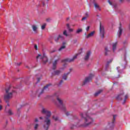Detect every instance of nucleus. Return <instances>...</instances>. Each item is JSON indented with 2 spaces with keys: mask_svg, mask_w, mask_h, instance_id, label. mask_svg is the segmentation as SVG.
<instances>
[{
  "mask_svg": "<svg viewBox=\"0 0 130 130\" xmlns=\"http://www.w3.org/2000/svg\"><path fill=\"white\" fill-rule=\"evenodd\" d=\"M90 115H92V114H90V111L80 114L81 119L84 121V123L79 126L80 127H88L93 124L94 119Z\"/></svg>",
  "mask_w": 130,
  "mask_h": 130,
  "instance_id": "f257e3e1",
  "label": "nucleus"
},
{
  "mask_svg": "<svg viewBox=\"0 0 130 130\" xmlns=\"http://www.w3.org/2000/svg\"><path fill=\"white\" fill-rule=\"evenodd\" d=\"M42 113L46 114V117H45L44 119V124L43 125V128H44V130H48L49 126H50V124H51V121L49 118V117L51 116V112L43 108L42 110Z\"/></svg>",
  "mask_w": 130,
  "mask_h": 130,
  "instance_id": "f03ea898",
  "label": "nucleus"
},
{
  "mask_svg": "<svg viewBox=\"0 0 130 130\" xmlns=\"http://www.w3.org/2000/svg\"><path fill=\"white\" fill-rule=\"evenodd\" d=\"M11 88L12 85H9L8 87L5 89L6 94L4 95V101L6 103H7V106H10V104H9L10 99L13 98V94H14V93H16L15 90H12V91L10 92Z\"/></svg>",
  "mask_w": 130,
  "mask_h": 130,
  "instance_id": "7ed1b4c3",
  "label": "nucleus"
},
{
  "mask_svg": "<svg viewBox=\"0 0 130 130\" xmlns=\"http://www.w3.org/2000/svg\"><path fill=\"white\" fill-rule=\"evenodd\" d=\"M66 115L67 116H71V118H70V121H73V119L75 121V124H71L70 126L71 129H75L77 126H78V124H79V122L81 121L80 120H79L78 119V117H77L76 115H73L71 112H68L66 113Z\"/></svg>",
  "mask_w": 130,
  "mask_h": 130,
  "instance_id": "20e7f679",
  "label": "nucleus"
},
{
  "mask_svg": "<svg viewBox=\"0 0 130 130\" xmlns=\"http://www.w3.org/2000/svg\"><path fill=\"white\" fill-rule=\"evenodd\" d=\"M124 97V102H125V101H126V99L128 98V94H126L124 95V92H123V90H121L120 94H119L116 97V99L117 100H122Z\"/></svg>",
  "mask_w": 130,
  "mask_h": 130,
  "instance_id": "39448f33",
  "label": "nucleus"
},
{
  "mask_svg": "<svg viewBox=\"0 0 130 130\" xmlns=\"http://www.w3.org/2000/svg\"><path fill=\"white\" fill-rule=\"evenodd\" d=\"M100 33L101 37H102V38H104L105 37L104 36L105 34L104 26H102L101 22L100 23Z\"/></svg>",
  "mask_w": 130,
  "mask_h": 130,
  "instance_id": "423d86ee",
  "label": "nucleus"
},
{
  "mask_svg": "<svg viewBox=\"0 0 130 130\" xmlns=\"http://www.w3.org/2000/svg\"><path fill=\"white\" fill-rule=\"evenodd\" d=\"M37 59H38V58H40V59H43V58L46 59V61H44V63H46L47 61H48V58H47V56H46V55L45 54H43V55H41V54H39L38 56H37Z\"/></svg>",
  "mask_w": 130,
  "mask_h": 130,
  "instance_id": "0eeeda50",
  "label": "nucleus"
},
{
  "mask_svg": "<svg viewBox=\"0 0 130 130\" xmlns=\"http://www.w3.org/2000/svg\"><path fill=\"white\" fill-rule=\"evenodd\" d=\"M50 86V84H47L46 86H45L42 89V91L40 92V94H39L38 97L40 96L42 94H43L44 92H47L49 90L48 87Z\"/></svg>",
  "mask_w": 130,
  "mask_h": 130,
  "instance_id": "6e6552de",
  "label": "nucleus"
},
{
  "mask_svg": "<svg viewBox=\"0 0 130 130\" xmlns=\"http://www.w3.org/2000/svg\"><path fill=\"white\" fill-rule=\"evenodd\" d=\"M57 100L60 105L61 109L63 111H66V106L62 103V101H61V100L58 97L57 98Z\"/></svg>",
  "mask_w": 130,
  "mask_h": 130,
  "instance_id": "1a4fd4ad",
  "label": "nucleus"
},
{
  "mask_svg": "<svg viewBox=\"0 0 130 130\" xmlns=\"http://www.w3.org/2000/svg\"><path fill=\"white\" fill-rule=\"evenodd\" d=\"M77 56L75 55L71 59V58H66V59H64V60H62L61 61H62V62H63L64 61H66L67 62H73V61H74L76 59V58H77Z\"/></svg>",
  "mask_w": 130,
  "mask_h": 130,
  "instance_id": "9d476101",
  "label": "nucleus"
},
{
  "mask_svg": "<svg viewBox=\"0 0 130 130\" xmlns=\"http://www.w3.org/2000/svg\"><path fill=\"white\" fill-rule=\"evenodd\" d=\"M52 77H54V76H59L61 74V71L60 70H55L52 72Z\"/></svg>",
  "mask_w": 130,
  "mask_h": 130,
  "instance_id": "9b49d317",
  "label": "nucleus"
},
{
  "mask_svg": "<svg viewBox=\"0 0 130 130\" xmlns=\"http://www.w3.org/2000/svg\"><path fill=\"white\" fill-rule=\"evenodd\" d=\"M94 77V75L90 74L89 76L85 77L84 82H90L92 81V78Z\"/></svg>",
  "mask_w": 130,
  "mask_h": 130,
  "instance_id": "f8f14e48",
  "label": "nucleus"
},
{
  "mask_svg": "<svg viewBox=\"0 0 130 130\" xmlns=\"http://www.w3.org/2000/svg\"><path fill=\"white\" fill-rule=\"evenodd\" d=\"M91 55V51H88L85 56H84V59L85 61L88 60L89 58H90V56Z\"/></svg>",
  "mask_w": 130,
  "mask_h": 130,
  "instance_id": "ddd939ff",
  "label": "nucleus"
},
{
  "mask_svg": "<svg viewBox=\"0 0 130 130\" xmlns=\"http://www.w3.org/2000/svg\"><path fill=\"white\" fill-rule=\"evenodd\" d=\"M116 115H114L113 116V120L112 121L109 123V125L110 126H111V127H113L114 126V121H115V118H116Z\"/></svg>",
  "mask_w": 130,
  "mask_h": 130,
  "instance_id": "4468645a",
  "label": "nucleus"
},
{
  "mask_svg": "<svg viewBox=\"0 0 130 130\" xmlns=\"http://www.w3.org/2000/svg\"><path fill=\"white\" fill-rule=\"evenodd\" d=\"M58 62V59L55 60L53 62V65H52V70L54 71L55 70H56V66L57 64V62Z\"/></svg>",
  "mask_w": 130,
  "mask_h": 130,
  "instance_id": "2eb2a0df",
  "label": "nucleus"
},
{
  "mask_svg": "<svg viewBox=\"0 0 130 130\" xmlns=\"http://www.w3.org/2000/svg\"><path fill=\"white\" fill-rule=\"evenodd\" d=\"M122 27H121V23H120V25L119 27V30H118V37H120V36H121V35L122 34Z\"/></svg>",
  "mask_w": 130,
  "mask_h": 130,
  "instance_id": "dca6fc26",
  "label": "nucleus"
},
{
  "mask_svg": "<svg viewBox=\"0 0 130 130\" xmlns=\"http://www.w3.org/2000/svg\"><path fill=\"white\" fill-rule=\"evenodd\" d=\"M66 44H67V43L66 42H63L62 43V45L60 47V48H59L58 51H61V50H63V49H65V48L67 47Z\"/></svg>",
  "mask_w": 130,
  "mask_h": 130,
  "instance_id": "f3484780",
  "label": "nucleus"
},
{
  "mask_svg": "<svg viewBox=\"0 0 130 130\" xmlns=\"http://www.w3.org/2000/svg\"><path fill=\"white\" fill-rule=\"evenodd\" d=\"M116 46H117V42L113 43L112 44L113 52H115V50H116Z\"/></svg>",
  "mask_w": 130,
  "mask_h": 130,
  "instance_id": "a211bd4d",
  "label": "nucleus"
},
{
  "mask_svg": "<svg viewBox=\"0 0 130 130\" xmlns=\"http://www.w3.org/2000/svg\"><path fill=\"white\" fill-rule=\"evenodd\" d=\"M69 75H70V72L69 73H64L63 75L62 76V79L64 81H67V79H68V76H69Z\"/></svg>",
  "mask_w": 130,
  "mask_h": 130,
  "instance_id": "6ab92c4d",
  "label": "nucleus"
},
{
  "mask_svg": "<svg viewBox=\"0 0 130 130\" xmlns=\"http://www.w3.org/2000/svg\"><path fill=\"white\" fill-rule=\"evenodd\" d=\"M95 34V31H92L90 34H89L87 36H86V38H90V37H92L94 36V34Z\"/></svg>",
  "mask_w": 130,
  "mask_h": 130,
  "instance_id": "aec40b11",
  "label": "nucleus"
},
{
  "mask_svg": "<svg viewBox=\"0 0 130 130\" xmlns=\"http://www.w3.org/2000/svg\"><path fill=\"white\" fill-rule=\"evenodd\" d=\"M112 59H110L109 61H107V63L106 65V69H108V67H109V64L111 63L112 62Z\"/></svg>",
  "mask_w": 130,
  "mask_h": 130,
  "instance_id": "412c9836",
  "label": "nucleus"
},
{
  "mask_svg": "<svg viewBox=\"0 0 130 130\" xmlns=\"http://www.w3.org/2000/svg\"><path fill=\"white\" fill-rule=\"evenodd\" d=\"M60 38H61V39H62V38H63V37L59 35L56 39H55V42H58V40H59Z\"/></svg>",
  "mask_w": 130,
  "mask_h": 130,
  "instance_id": "4be33fe9",
  "label": "nucleus"
},
{
  "mask_svg": "<svg viewBox=\"0 0 130 130\" xmlns=\"http://www.w3.org/2000/svg\"><path fill=\"white\" fill-rule=\"evenodd\" d=\"M102 91H103L102 89H100L99 90V91H98L97 92H96L95 93H94V96L95 97H97V96H98V95H99V94H101V92H102Z\"/></svg>",
  "mask_w": 130,
  "mask_h": 130,
  "instance_id": "5701e85b",
  "label": "nucleus"
},
{
  "mask_svg": "<svg viewBox=\"0 0 130 130\" xmlns=\"http://www.w3.org/2000/svg\"><path fill=\"white\" fill-rule=\"evenodd\" d=\"M93 6H94L95 9H98V10H99V11H101V9H100L99 5H98L97 3H94Z\"/></svg>",
  "mask_w": 130,
  "mask_h": 130,
  "instance_id": "b1692460",
  "label": "nucleus"
},
{
  "mask_svg": "<svg viewBox=\"0 0 130 130\" xmlns=\"http://www.w3.org/2000/svg\"><path fill=\"white\" fill-rule=\"evenodd\" d=\"M6 113H8L9 115H13V114H14L13 111H12L11 109H9L7 112H6Z\"/></svg>",
  "mask_w": 130,
  "mask_h": 130,
  "instance_id": "393cba45",
  "label": "nucleus"
},
{
  "mask_svg": "<svg viewBox=\"0 0 130 130\" xmlns=\"http://www.w3.org/2000/svg\"><path fill=\"white\" fill-rule=\"evenodd\" d=\"M105 55H108V52H110V51L108 50V47H105Z\"/></svg>",
  "mask_w": 130,
  "mask_h": 130,
  "instance_id": "a878e982",
  "label": "nucleus"
},
{
  "mask_svg": "<svg viewBox=\"0 0 130 130\" xmlns=\"http://www.w3.org/2000/svg\"><path fill=\"white\" fill-rule=\"evenodd\" d=\"M81 32H83V29L82 28H79L76 30V34H79Z\"/></svg>",
  "mask_w": 130,
  "mask_h": 130,
  "instance_id": "bb28decb",
  "label": "nucleus"
},
{
  "mask_svg": "<svg viewBox=\"0 0 130 130\" xmlns=\"http://www.w3.org/2000/svg\"><path fill=\"white\" fill-rule=\"evenodd\" d=\"M38 127H39V124L38 123L35 124L34 126V129L37 130L38 129Z\"/></svg>",
  "mask_w": 130,
  "mask_h": 130,
  "instance_id": "cd10ccee",
  "label": "nucleus"
},
{
  "mask_svg": "<svg viewBox=\"0 0 130 130\" xmlns=\"http://www.w3.org/2000/svg\"><path fill=\"white\" fill-rule=\"evenodd\" d=\"M32 30L33 31H35L37 30V26L36 25H32Z\"/></svg>",
  "mask_w": 130,
  "mask_h": 130,
  "instance_id": "c85d7f7f",
  "label": "nucleus"
},
{
  "mask_svg": "<svg viewBox=\"0 0 130 130\" xmlns=\"http://www.w3.org/2000/svg\"><path fill=\"white\" fill-rule=\"evenodd\" d=\"M45 27H46V23H44L43 25L41 26L42 30H44L45 29Z\"/></svg>",
  "mask_w": 130,
  "mask_h": 130,
  "instance_id": "c756f323",
  "label": "nucleus"
},
{
  "mask_svg": "<svg viewBox=\"0 0 130 130\" xmlns=\"http://www.w3.org/2000/svg\"><path fill=\"white\" fill-rule=\"evenodd\" d=\"M53 119H54L55 121H57L58 120V117L53 116Z\"/></svg>",
  "mask_w": 130,
  "mask_h": 130,
  "instance_id": "7c9ffc66",
  "label": "nucleus"
},
{
  "mask_svg": "<svg viewBox=\"0 0 130 130\" xmlns=\"http://www.w3.org/2000/svg\"><path fill=\"white\" fill-rule=\"evenodd\" d=\"M63 35H64L65 36H66V37H68V34L67 32V30H64L63 32Z\"/></svg>",
  "mask_w": 130,
  "mask_h": 130,
  "instance_id": "2f4dec72",
  "label": "nucleus"
},
{
  "mask_svg": "<svg viewBox=\"0 0 130 130\" xmlns=\"http://www.w3.org/2000/svg\"><path fill=\"white\" fill-rule=\"evenodd\" d=\"M21 64H22L21 62H20L19 63H15V66H18V67H20V66H21Z\"/></svg>",
  "mask_w": 130,
  "mask_h": 130,
  "instance_id": "473e14b6",
  "label": "nucleus"
},
{
  "mask_svg": "<svg viewBox=\"0 0 130 130\" xmlns=\"http://www.w3.org/2000/svg\"><path fill=\"white\" fill-rule=\"evenodd\" d=\"M114 77L116 78H119V74H115Z\"/></svg>",
  "mask_w": 130,
  "mask_h": 130,
  "instance_id": "72a5a7b5",
  "label": "nucleus"
},
{
  "mask_svg": "<svg viewBox=\"0 0 130 130\" xmlns=\"http://www.w3.org/2000/svg\"><path fill=\"white\" fill-rule=\"evenodd\" d=\"M85 17L88 18V17H89V13L88 12H86L85 13Z\"/></svg>",
  "mask_w": 130,
  "mask_h": 130,
  "instance_id": "f704fd0d",
  "label": "nucleus"
},
{
  "mask_svg": "<svg viewBox=\"0 0 130 130\" xmlns=\"http://www.w3.org/2000/svg\"><path fill=\"white\" fill-rule=\"evenodd\" d=\"M87 82H84L82 84V86H85V85H87Z\"/></svg>",
  "mask_w": 130,
  "mask_h": 130,
  "instance_id": "c9c22d12",
  "label": "nucleus"
},
{
  "mask_svg": "<svg viewBox=\"0 0 130 130\" xmlns=\"http://www.w3.org/2000/svg\"><path fill=\"white\" fill-rule=\"evenodd\" d=\"M108 2L109 3V4L110 6H112V3H111V2H110V0H108Z\"/></svg>",
  "mask_w": 130,
  "mask_h": 130,
  "instance_id": "e433bc0d",
  "label": "nucleus"
},
{
  "mask_svg": "<svg viewBox=\"0 0 130 130\" xmlns=\"http://www.w3.org/2000/svg\"><path fill=\"white\" fill-rule=\"evenodd\" d=\"M46 21L47 22H50V21H51V18H47Z\"/></svg>",
  "mask_w": 130,
  "mask_h": 130,
  "instance_id": "4c0bfd02",
  "label": "nucleus"
},
{
  "mask_svg": "<svg viewBox=\"0 0 130 130\" xmlns=\"http://www.w3.org/2000/svg\"><path fill=\"white\" fill-rule=\"evenodd\" d=\"M38 121H39V120H38V118H36L35 119V122H38Z\"/></svg>",
  "mask_w": 130,
  "mask_h": 130,
  "instance_id": "58836bf2",
  "label": "nucleus"
},
{
  "mask_svg": "<svg viewBox=\"0 0 130 130\" xmlns=\"http://www.w3.org/2000/svg\"><path fill=\"white\" fill-rule=\"evenodd\" d=\"M37 82H40V80H41V78L39 77L37 79Z\"/></svg>",
  "mask_w": 130,
  "mask_h": 130,
  "instance_id": "ea45409f",
  "label": "nucleus"
},
{
  "mask_svg": "<svg viewBox=\"0 0 130 130\" xmlns=\"http://www.w3.org/2000/svg\"><path fill=\"white\" fill-rule=\"evenodd\" d=\"M35 49L36 50H37L38 49V47H37V45H35Z\"/></svg>",
  "mask_w": 130,
  "mask_h": 130,
  "instance_id": "a19ab883",
  "label": "nucleus"
},
{
  "mask_svg": "<svg viewBox=\"0 0 130 130\" xmlns=\"http://www.w3.org/2000/svg\"><path fill=\"white\" fill-rule=\"evenodd\" d=\"M87 17H84L82 19V21H84V20H86Z\"/></svg>",
  "mask_w": 130,
  "mask_h": 130,
  "instance_id": "79ce46f5",
  "label": "nucleus"
},
{
  "mask_svg": "<svg viewBox=\"0 0 130 130\" xmlns=\"http://www.w3.org/2000/svg\"><path fill=\"white\" fill-rule=\"evenodd\" d=\"M89 29H90L89 26H87V28H86V31H89Z\"/></svg>",
  "mask_w": 130,
  "mask_h": 130,
  "instance_id": "37998d69",
  "label": "nucleus"
},
{
  "mask_svg": "<svg viewBox=\"0 0 130 130\" xmlns=\"http://www.w3.org/2000/svg\"><path fill=\"white\" fill-rule=\"evenodd\" d=\"M68 29H69L70 32H73V29L71 28L70 27Z\"/></svg>",
  "mask_w": 130,
  "mask_h": 130,
  "instance_id": "c03bdc74",
  "label": "nucleus"
},
{
  "mask_svg": "<svg viewBox=\"0 0 130 130\" xmlns=\"http://www.w3.org/2000/svg\"><path fill=\"white\" fill-rule=\"evenodd\" d=\"M73 71V69L72 68H70L69 69V72L68 73H70V74H71V72H72Z\"/></svg>",
  "mask_w": 130,
  "mask_h": 130,
  "instance_id": "a18cd8bd",
  "label": "nucleus"
},
{
  "mask_svg": "<svg viewBox=\"0 0 130 130\" xmlns=\"http://www.w3.org/2000/svg\"><path fill=\"white\" fill-rule=\"evenodd\" d=\"M67 27H68V29H70V24H69V23H68L67 24Z\"/></svg>",
  "mask_w": 130,
  "mask_h": 130,
  "instance_id": "49530a36",
  "label": "nucleus"
},
{
  "mask_svg": "<svg viewBox=\"0 0 130 130\" xmlns=\"http://www.w3.org/2000/svg\"><path fill=\"white\" fill-rule=\"evenodd\" d=\"M77 40H73V42H74V44L77 43Z\"/></svg>",
  "mask_w": 130,
  "mask_h": 130,
  "instance_id": "de8ad7c7",
  "label": "nucleus"
},
{
  "mask_svg": "<svg viewBox=\"0 0 130 130\" xmlns=\"http://www.w3.org/2000/svg\"><path fill=\"white\" fill-rule=\"evenodd\" d=\"M3 109V106L2 105H0V110H2Z\"/></svg>",
  "mask_w": 130,
  "mask_h": 130,
  "instance_id": "09e8293b",
  "label": "nucleus"
},
{
  "mask_svg": "<svg viewBox=\"0 0 130 130\" xmlns=\"http://www.w3.org/2000/svg\"><path fill=\"white\" fill-rule=\"evenodd\" d=\"M46 61V58H43V62L44 63V61Z\"/></svg>",
  "mask_w": 130,
  "mask_h": 130,
  "instance_id": "8fccbe9b",
  "label": "nucleus"
},
{
  "mask_svg": "<svg viewBox=\"0 0 130 130\" xmlns=\"http://www.w3.org/2000/svg\"><path fill=\"white\" fill-rule=\"evenodd\" d=\"M39 119H41V120H42V119H43V117H39Z\"/></svg>",
  "mask_w": 130,
  "mask_h": 130,
  "instance_id": "3c124183",
  "label": "nucleus"
},
{
  "mask_svg": "<svg viewBox=\"0 0 130 130\" xmlns=\"http://www.w3.org/2000/svg\"><path fill=\"white\" fill-rule=\"evenodd\" d=\"M55 94V95L56 96V95H57V94H59V92H57Z\"/></svg>",
  "mask_w": 130,
  "mask_h": 130,
  "instance_id": "603ef678",
  "label": "nucleus"
},
{
  "mask_svg": "<svg viewBox=\"0 0 130 130\" xmlns=\"http://www.w3.org/2000/svg\"><path fill=\"white\" fill-rule=\"evenodd\" d=\"M43 7H44V6H45V4L44 3V2H43Z\"/></svg>",
  "mask_w": 130,
  "mask_h": 130,
  "instance_id": "864d4df0",
  "label": "nucleus"
},
{
  "mask_svg": "<svg viewBox=\"0 0 130 130\" xmlns=\"http://www.w3.org/2000/svg\"><path fill=\"white\" fill-rule=\"evenodd\" d=\"M69 20H70V18L69 17L67 18V21H69Z\"/></svg>",
  "mask_w": 130,
  "mask_h": 130,
  "instance_id": "5fc2aeb1",
  "label": "nucleus"
},
{
  "mask_svg": "<svg viewBox=\"0 0 130 130\" xmlns=\"http://www.w3.org/2000/svg\"><path fill=\"white\" fill-rule=\"evenodd\" d=\"M25 68H26L27 69H29V66H25Z\"/></svg>",
  "mask_w": 130,
  "mask_h": 130,
  "instance_id": "6e6d98bb",
  "label": "nucleus"
},
{
  "mask_svg": "<svg viewBox=\"0 0 130 130\" xmlns=\"http://www.w3.org/2000/svg\"><path fill=\"white\" fill-rule=\"evenodd\" d=\"M84 35H85V36H87V32H85V33L84 34Z\"/></svg>",
  "mask_w": 130,
  "mask_h": 130,
  "instance_id": "4d7b16f0",
  "label": "nucleus"
},
{
  "mask_svg": "<svg viewBox=\"0 0 130 130\" xmlns=\"http://www.w3.org/2000/svg\"><path fill=\"white\" fill-rule=\"evenodd\" d=\"M122 2H123V0H120V3H122Z\"/></svg>",
  "mask_w": 130,
  "mask_h": 130,
  "instance_id": "13d9d810",
  "label": "nucleus"
},
{
  "mask_svg": "<svg viewBox=\"0 0 130 130\" xmlns=\"http://www.w3.org/2000/svg\"><path fill=\"white\" fill-rule=\"evenodd\" d=\"M2 104V100L0 99V104Z\"/></svg>",
  "mask_w": 130,
  "mask_h": 130,
  "instance_id": "bf43d9fd",
  "label": "nucleus"
},
{
  "mask_svg": "<svg viewBox=\"0 0 130 130\" xmlns=\"http://www.w3.org/2000/svg\"><path fill=\"white\" fill-rule=\"evenodd\" d=\"M17 110L19 111V110H20V108H17Z\"/></svg>",
  "mask_w": 130,
  "mask_h": 130,
  "instance_id": "052dcab7",
  "label": "nucleus"
},
{
  "mask_svg": "<svg viewBox=\"0 0 130 130\" xmlns=\"http://www.w3.org/2000/svg\"><path fill=\"white\" fill-rule=\"evenodd\" d=\"M61 83H62V82H60V83H59V85H61ZM59 85H58V86H59Z\"/></svg>",
  "mask_w": 130,
  "mask_h": 130,
  "instance_id": "680f3d73",
  "label": "nucleus"
},
{
  "mask_svg": "<svg viewBox=\"0 0 130 130\" xmlns=\"http://www.w3.org/2000/svg\"><path fill=\"white\" fill-rule=\"evenodd\" d=\"M114 8H116V5H114Z\"/></svg>",
  "mask_w": 130,
  "mask_h": 130,
  "instance_id": "e2e57ef3",
  "label": "nucleus"
},
{
  "mask_svg": "<svg viewBox=\"0 0 130 130\" xmlns=\"http://www.w3.org/2000/svg\"><path fill=\"white\" fill-rule=\"evenodd\" d=\"M18 80H19V79H15V81H18Z\"/></svg>",
  "mask_w": 130,
  "mask_h": 130,
  "instance_id": "0e129e2a",
  "label": "nucleus"
},
{
  "mask_svg": "<svg viewBox=\"0 0 130 130\" xmlns=\"http://www.w3.org/2000/svg\"><path fill=\"white\" fill-rule=\"evenodd\" d=\"M60 82H62V80H60Z\"/></svg>",
  "mask_w": 130,
  "mask_h": 130,
  "instance_id": "69168bd1",
  "label": "nucleus"
},
{
  "mask_svg": "<svg viewBox=\"0 0 130 130\" xmlns=\"http://www.w3.org/2000/svg\"><path fill=\"white\" fill-rule=\"evenodd\" d=\"M129 29H130V25H129Z\"/></svg>",
  "mask_w": 130,
  "mask_h": 130,
  "instance_id": "338daca9",
  "label": "nucleus"
},
{
  "mask_svg": "<svg viewBox=\"0 0 130 130\" xmlns=\"http://www.w3.org/2000/svg\"><path fill=\"white\" fill-rule=\"evenodd\" d=\"M47 2H48V1H49V0H47Z\"/></svg>",
  "mask_w": 130,
  "mask_h": 130,
  "instance_id": "774afa93",
  "label": "nucleus"
}]
</instances>
